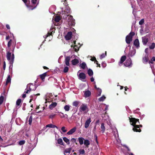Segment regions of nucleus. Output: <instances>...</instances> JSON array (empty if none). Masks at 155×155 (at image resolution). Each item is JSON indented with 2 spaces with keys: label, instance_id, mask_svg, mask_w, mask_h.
I'll return each mask as SVG.
<instances>
[{
  "label": "nucleus",
  "instance_id": "1",
  "mask_svg": "<svg viewBox=\"0 0 155 155\" xmlns=\"http://www.w3.org/2000/svg\"><path fill=\"white\" fill-rule=\"evenodd\" d=\"M130 122V124L133 126V130L134 132H140L141 130L140 129V127H142V125L141 124L136 125V123L139 124V119H136L134 117L130 118L129 117Z\"/></svg>",
  "mask_w": 155,
  "mask_h": 155
},
{
  "label": "nucleus",
  "instance_id": "2",
  "mask_svg": "<svg viewBox=\"0 0 155 155\" xmlns=\"http://www.w3.org/2000/svg\"><path fill=\"white\" fill-rule=\"evenodd\" d=\"M68 25L72 26L75 25V20L74 19L73 17L71 15H70L68 18Z\"/></svg>",
  "mask_w": 155,
  "mask_h": 155
},
{
  "label": "nucleus",
  "instance_id": "3",
  "mask_svg": "<svg viewBox=\"0 0 155 155\" xmlns=\"http://www.w3.org/2000/svg\"><path fill=\"white\" fill-rule=\"evenodd\" d=\"M124 66L127 67H131L132 64L131 59L129 58L126 60L125 62L124 63Z\"/></svg>",
  "mask_w": 155,
  "mask_h": 155
},
{
  "label": "nucleus",
  "instance_id": "4",
  "mask_svg": "<svg viewBox=\"0 0 155 155\" xmlns=\"http://www.w3.org/2000/svg\"><path fill=\"white\" fill-rule=\"evenodd\" d=\"M142 40L143 44L144 45H146L149 41L148 36L147 35H146L145 36L142 37Z\"/></svg>",
  "mask_w": 155,
  "mask_h": 155
},
{
  "label": "nucleus",
  "instance_id": "5",
  "mask_svg": "<svg viewBox=\"0 0 155 155\" xmlns=\"http://www.w3.org/2000/svg\"><path fill=\"white\" fill-rule=\"evenodd\" d=\"M27 88H28L31 91H34L36 89V87L32 84L30 83L27 84Z\"/></svg>",
  "mask_w": 155,
  "mask_h": 155
},
{
  "label": "nucleus",
  "instance_id": "6",
  "mask_svg": "<svg viewBox=\"0 0 155 155\" xmlns=\"http://www.w3.org/2000/svg\"><path fill=\"white\" fill-rule=\"evenodd\" d=\"M149 53H146V54L145 55L144 57L143 58V62L146 64L149 61Z\"/></svg>",
  "mask_w": 155,
  "mask_h": 155
},
{
  "label": "nucleus",
  "instance_id": "7",
  "mask_svg": "<svg viewBox=\"0 0 155 155\" xmlns=\"http://www.w3.org/2000/svg\"><path fill=\"white\" fill-rule=\"evenodd\" d=\"M126 57L125 55L122 56L120 59V61L118 63V64L120 66H121L124 61L126 60Z\"/></svg>",
  "mask_w": 155,
  "mask_h": 155
},
{
  "label": "nucleus",
  "instance_id": "8",
  "mask_svg": "<svg viewBox=\"0 0 155 155\" xmlns=\"http://www.w3.org/2000/svg\"><path fill=\"white\" fill-rule=\"evenodd\" d=\"M78 77L81 80H84L86 78V75L84 73H81L78 75Z\"/></svg>",
  "mask_w": 155,
  "mask_h": 155
},
{
  "label": "nucleus",
  "instance_id": "9",
  "mask_svg": "<svg viewBox=\"0 0 155 155\" xmlns=\"http://www.w3.org/2000/svg\"><path fill=\"white\" fill-rule=\"evenodd\" d=\"M91 122V118H89V119H87L85 123L84 124V127L85 128H87L89 127Z\"/></svg>",
  "mask_w": 155,
  "mask_h": 155
},
{
  "label": "nucleus",
  "instance_id": "10",
  "mask_svg": "<svg viewBox=\"0 0 155 155\" xmlns=\"http://www.w3.org/2000/svg\"><path fill=\"white\" fill-rule=\"evenodd\" d=\"M72 149V147H71L65 149L64 151V154L65 155H69Z\"/></svg>",
  "mask_w": 155,
  "mask_h": 155
},
{
  "label": "nucleus",
  "instance_id": "11",
  "mask_svg": "<svg viewBox=\"0 0 155 155\" xmlns=\"http://www.w3.org/2000/svg\"><path fill=\"white\" fill-rule=\"evenodd\" d=\"M72 32L71 31L68 33L67 35L65 36V38L66 40H70L72 37Z\"/></svg>",
  "mask_w": 155,
  "mask_h": 155
},
{
  "label": "nucleus",
  "instance_id": "12",
  "mask_svg": "<svg viewBox=\"0 0 155 155\" xmlns=\"http://www.w3.org/2000/svg\"><path fill=\"white\" fill-rule=\"evenodd\" d=\"M126 41L128 44H130L132 41V38L128 35H127L126 37Z\"/></svg>",
  "mask_w": 155,
  "mask_h": 155
},
{
  "label": "nucleus",
  "instance_id": "13",
  "mask_svg": "<svg viewBox=\"0 0 155 155\" xmlns=\"http://www.w3.org/2000/svg\"><path fill=\"white\" fill-rule=\"evenodd\" d=\"M70 60V56H67L65 57V62L67 66H69L70 65L69 61Z\"/></svg>",
  "mask_w": 155,
  "mask_h": 155
},
{
  "label": "nucleus",
  "instance_id": "14",
  "mask_svg": "<svg viewBox=\"0 0 155 155\" xmlns=\"http://www.w3.org/2000/svg\"><path fill=\"white\" fill-rule=\"evenodd\" d=\"M87 108L86 105L83 104L80 107V110L81 112L84 111Z\"/></svg>",
  "mask_w": 155,
  "mask_h": 155
},
{
  "label": "nucleus",
  "instance_id": "15",
  "mask_svg": "<svg viewBox=\"0 0 155 155\" xmlns=\"http://www.w3.org/2000/svg\"><path fill=\"white\" fill-rule=\"evenodd\" d=\"M76 130V128L74 127L71 129L67 133V134L68 135H71L73 133L75 132Z\"/></svg>",
  "mask_w": 155,
  "mask_h": 155
},
{
  "label": "nucleus",
  "instance_id": "16",
  "mask_svg": "<svg viewBox=\"0 0 155 155\" xmlns=\"http://www.w3.org/2000/svg\"><path fill=\"white\" fill-rule=\"evenodd\" d=\"M134 44L137 48L139 47L140 43L138 39H136L134 41Z\"/></svg>",
  "mask_w": 155,
  "mask_h": 155
},
{
  "label": "nucleus",
  "instance_id": "17",
  "mask_svg": "<svg viewBox=\"0 0 155 155\" xmlns=\"http://www.w3.org/2000/svg\"><path fill=\"white\" fill-rule=\"evenodd\" d=\"M71 63L73 65H76L79 63V61L78 59L75 58L71 61Z\"/></svg>",
  "mask_w": 155,
  "mask_h": 155
},
{
  "label": "nucleus",
  "instance_id": "18",
  "mask_svg": "<svg viewBox=\"0 0 155 155\" xmlns=\"http://www.w3.org/2000/svg\"><path fill=\"white\" fill-rule=\"evenodd\" d=\"M91 94V93L89 91H84V95L85 97H89Z\"/></svg>",
  "mask_w": 155,
  "mask_h": 155
},
{
  "label": "nucleus",
  "instance_id": "19",
  "mask_svg": "<svg viewBox=\"0 0 155 155\" xmlns=\"http://www.w3.org/2000/svg\"><path fill=\"white\" fill-rule=\"evenodd\" d=\"M84 144L87 148L89 147V146L90 144V141L88 140H85L84 141Z\"/></svg>",
  "mask_w": 155,
  "mask_h": 155
},
{
  "label": "nucleus",
  "instance_id": "20",
  "mask_svg": "<svg viewBox=\"0 0 155 155\" xmlns=\"http://www.w3.org/2000/svg\"><path fill=\"white\" fill-rule=\"evenodd\" d=\"M57 105V103L56 102H53L49 106V108L50 109H52L54 108Z\"/></svg>",
  "mask_w": 155,
  "mask_h": 155
},
{
  "label": "nucleus",
  "instance_id": "21",
  "mask_svg": "<svg viewBox=\"0 0 155 155\" xmlns=\"http://www.w3.org/2000/svg\"><path fill=\"white\" fill-rule=\"evenodd\" d=\"M11 53L9 52H8L7 53L6 57L7 59L10 61L11 60Z\"/></svg>",
  "mask_w": 155,
  "mask_h": 155
},
{
  "label": "nucleus",
  "instance_id": "22",
  "mask_svg": "<svg viewBox=\"0 0 155 155\" xmlns=\"http://www.w3.org/2000/svg\"><path fill=\"white\" fill-rule=\"evenodd\" d=\"M78 141L80 144L81 145L83 144L84 140V139L82 137H79L78 138Z\"/></svg>",
  "mask_w": 155,
  "mask_h": 155
},
{
  "label": "nucleus",
  "instance_id": "23",
  "mask_svg": "<svg viewBox=\"0 0 155 155\" xmlns=\"http://www.w3.org/2000/svg\"><path fill=\"white\" fill-rule=\"evenodd\" d=\"M47 75V73L45 72L40 75V77L43 81H44V79Z\"/></svg>",
  "mask_w": 155,
  "mask_h": 155
},
{
  "label": "nucleus",
  "instance_id": "24",
  "mask_svg": "<svg viewBox=\"0 0 155 155\" xmlns=\"http://www.w3.org/2000/svg\"><path fill=\"white\" fill-rule=\"evenodd\" d=\"M135 50H133L130 51V52L129 53V55L130 57H132L135 54Z\"/></svg>",
  "mask_w": 155,
  "mask_h": 155
},
{
  "label": "nucleus",
  "instance_id": "25",
  "mask_svg": "<svg viewBox=\"0 0 155 155\" xmlns=\"http://www.w3.org/2000/svg\"><path fill=\"white\" fill-rule=\"evenodd\" d=\"M63 139L64 141L66 142L68 145L70 144V140L69 139L65 137H63Z\"/></svg>",
  "mask_w": 155,
  "mask_h": 155
},
{
  "label": "nucleus",
  "instance_id": "26",
  "mask_svg": "<svg viewBox=\"0 0 155 155\" xmlns=\"http://www.w3.org/2000/svg\"><path fill=\"white\" fill-rule=\"evenodd\" d=\"M57 142L58 144L62 145H64V143L61 138L58 139L57 140Z\"/></svg>",
  "mask_w": 155,
  "mask_h": 155
},
{
  "label": "nucleus",
  "instance_id": "27",
  "mask_svg": "<svg viewBox=\"0 0 155 155\" xmlns=\"http://www.w3.org/2000/svg\"><path fill=\"white\" fill-rule=\"evenodd\" d=\"M87 73L90 76H92L93 74V72L91 69H89L87 71Z\"/></svg>",
  "mask_w": 155,
  "mask_h": 155
},
{
  "label": "nucleus",
  "instance_id": "28",
  "mask_svg": "<svg viewBox=\"0 0 155 155\" xmlns=\"http://www.w3.org/2000/svg\"><path fill=\"white\" fill-rule=\"evenodd\" d=\"M21 99H19L16 102V105L17 106H19L20 107L21 106Z\"/></svg>",
  "mask_w": 155,
  "mask_h": 155
},
{
  "label": "nucleus",
  "instance_id": "29",
  "mask_svg": "<svg viewBox=\"0 0 155 155\" xmlns=\"http://www.w3.org/2000/svg\"><path fill=\"white\" fill-rule=\"evenodd\" d=\"M104 123H102L101 124V131L102 133L104 132L105 131V127L104 126Z\"/></svg>",
  "mask_w": 155,
  "mask_h": 155
},
{
  "label": "nucleus",
  "instance_id": "30",
  "mask_svg": "<svg viewBox=\"0 0 155 155\" xmlns=\"http://www.w3.org/2000/svg\"><path fill=\"white\" fill-rule=\"evenodd\" d=\"M61 20V18L59 15L56 16L54 18V21L56 22H58Z\"/></svg>",
  "mask_w": 155,
  "mask_h": 155
},
{
  "label": "nucleus",
  "instance_id": "31",
  "mask_svg": "<svg viewBox=\"0 0 155 155\" xmlns=\"http://www.w3.org/2000/svg\"><path fill=\"white\" fill-rule=\"evenodd\" d=\"M86 64L85 62H83L80 65V67L83 69H84Z\"/></svg>",
  "mask_w": 155,
  "mask_h": 155
},
{
  "label": "nucleus",
  "instance_id": "32",
  "mask_svg": "<svg viewBox=\"0 0 155 155\" xmlns=\"http://www.w3.org/2000/svg\"><path fill=\"white\" fill-rule=\"evenodd\" d=\"M14 58H15L14 54H12V57H11V60L9 61L10 64H12L14 62Z\"/></svg>",
  "mask_w": 155,
  "mask_h": 155
},
{
  "label": "nucleus",
  "instance_id": "33",
  "mask_svg": "<svg viewBox=\"0 0 155 155\" xmlns=\"http://www.w3.org/2000/svg\"><path fill=\"white\" fill-rule=\"evenodd\" d=\"M79 155L81 154L83 155L85 153V151L84 149H80L79 150Z\"/></svg>",
  "mask_w": 155,
  "mask_h": 155
},
{
  "label": "nucleus",
  "instance_id": "34",
  "mask_svg": "<svg viewBox=\"0 0 155 155\" xmlns=\"http://www.w3.org/2000/svg\"><path fill=\"white\" fill-rule=\"evenodd\" d=\"M11 81V78L10 77V76L9 75H8L7 79V80L6 81V84H7L8 83L10 82Z\"/></svg>",
  "mask_w": 155,
  "mask_h": 155
},
{
  "label": "nucleus",
  "instance_id": "35",
  "mask_svg": "<svg viewBox=\"0 0 155 155\" xmlns=\"http://www.w3.org/2000/svg\"><path fill=\"white\" fill-rule=\"evenodd\" d=\"M155 47V43L154 42L152 43L151 45L149 46V48L151 49H154Z\"/></svg>",
  "mask_w": 155,
  "mask_h": 155
},
{
  "label": "nucleus",
  "instance_id": "36",
  "mask_svg": "<svg viewBox=\"0 0 155 155\" xmlns=\"http://www.w3.org/2000/svg\"><path fill=\"white\" fill-rule=\"evenodd\" d=\"M70 106L68 105H66L64 106V109L66 111H68L70 110Z\"/></svg>",
  "mask_w": 155,
  "mask_h": 155
},
{
  "label": "nucleus",
  "instance_id": "37",
  "mask_svg": "<svg viewBox=\"0 0 155 155\" xmlns=\"http://www.w3.org/2000/svg\"><path fill=\"white\" fill-rule=\"evenodd\" d=\"M79 102L78 101H75L73 103V106H75V107H77L78 106L79 104Z\"/></svg>",
  "mask_w": 155,
  "mask_h": 155
},
{
  "label": "nucleus",
  "instance_id": "38",
  "mask_svg": "<svg viewBox=\"0 0 155 155\" xmlns=\"http://www.w3.org/2000/svg\"><path fill=\"white\" fill-rule=\"evenodd\" d=\"M105 98L106 97L104 96L103 95L99 98L98 99V100L100 101H103L105 99Z\"/></svg>",
  "mask_w": 155,
  "mask_h": 155
},
{
  "label": "nucleus",
  "instance_id": "39",
  "mask_svg": "<svg viewBox=\"0 0 155 155\" xmlns=\"http://www.w3.org/2000/svg\"><path fill=\"white\" fill-rule=\"evenodd\" d=\"M53 32V31H52V29H51L50 31L48 32V33L46 37H48L49 36H50L52 34Z\"/></svg>",
  "mask_w": 155,
  "mask_h": 155
},
{
  "label": "nucleus",
  "instance_id": "40",
  "mask_svg": "<svg viewBox=\"0 0 155 155\" xmlns=\"http://www.w3.org/2000/svg\"><path fill=\"white\" fill-rule=\"evenodd\" d=\"M71 141L73 143H75L76 145L78 144L76 140L74 138H72L71 140Z\"/></svg>",
  "mask_w": 155,
  "mask_h": 155
},
{
  "label": "nucleus",
  "instance_id": "41",
  "mask_svg": "<svg viewBox=\"0 0 155 155\" xmlns=\"http://www.w3.org/2000/svg\"><path fill=\"white\" fill-rule=\"evenodd\" d=\"M32 116L31 115L29 119L28 120V122H29V124L30 125H31V124L32 122Z\"/></svg>",
  "mask_w": 155,
  "mask_h": 155
},
{
  "label": "nucleus",
  "instance_id": "42",
  "mask_svg": "<svg viewBox=\"0 0 155 155\" xmlns=\"http://www.w3.org/2000/svg\"><path fill=\"white\" fill-rule=\"evenodd\" d=\"M97 96H99L101 95V89L98 88H97Z\"/></svg>",
  "mask_w": 155,
  "mask_h": 155
},
{
  "label": "nucleus",
  "instance_id": "43",
  "mask_svg": "<svg viewBox=\"0 0 155 155\" xmlns=\"http://www.w3.org/2000/svg\"><path fill=\"white\" fill-rule=\"evenodd\" d=\"M107 52L105 51V54L104 53H103L102 54H101L100 57V58L101 59H102L103 58H104L105 56L107 54Z\"/></svg>",
  "mask_w": 155,
  "mask_h": 155
},
{
  "label": "nucleus",
  "instance_id": "44",
  "mask_svg": "<svg viewBox=\"0 0 155 155\" xmlns=\"http://www.w3.org/2000/svg\"><path fill=\"white\" fill-rule=\"evenodd\" d=\"M68 67L66 66L64 68L63 71L64 73H67L68 71Z\"/></svg>",
  "mask_w": 155,
  "mask_h": 155
},
{
  "label": "nucleus",
  "instance_id": "45",
  "mask_svg": "<svg viewBox=\"0 0 155 155\" xmlns=\"http://www.w3.org/2000/svg\"><path fill=\"white\" fill-rule=\"evenodd\" d=\"M25 141L24 140H22L20 141L19 142V144L20 145L24 144L25 143Z\"/></svg>",
  "mask_w": 155,
  "mask_h": 155
},
{
  "label": "nucleus",
  "instance_id": "46",
  "mask_svg": "<svg viewBox=\"0 0 155 155\" xmlns=\"http://www.w3.org/2000/svg\"><path fill=\"white\" fill-rule=\"evenodd\" d=\"M12 39H10V41L8 42V47L9 48L12 44Z\"/></svg>",
  "mask_w": 155,
  "mask_h": 155
},
{
  "label": "nucleus",
  "instance_id": "47",
  "mask_svg": "<svg viewBox=\"0 0 155 155\" xmlns=\"http://www.w3.org/2000/svg\"><path fill=\"white\" fill-rule=\"evenodd\" d=\"M31 91L28 88H27V87L26 88L25 90V93L26 94H28Z\"/></svg>",
  "mask_w": 155,
  "mask_h": 155
},
{
  "label": "nucleus",
  "instance_id": "48",
  "mask_svg": "<svg viewBox=\"0 0 155 155\" xmlns=\"http://www.w3.org/2000/svg\"><path fill=\"white\" fill-rule=\"evenodd\" d=\"M144 20L143 19H141L139 22V24L140 25H142L144 24Z\"/></svg>",
  "mask_w": 155,
  "mask_h": 155
},
{
  "label": "nucleus",
  "instance_id": "49",
  "mask_svg": "<svg viewBox=\"0 0 155 155\" xmlns=\"http://www.w3.org/2000/svg\"><path fill=\"white\" fill-rule=\"evenodd\" d=\"M135 35V33L134 32H131L128 35H128V36H130V37H131L132 38L133 37L134 35Z\"/></svg>",
  "mask_w": 155,
  "mask_h": 155
},
{
  "label": "nucleus",
  "instance_id": "50",
  "mask_svg": "<svg viewBox=\"0 0 155 155\" xmlns=\"http://www.w3.org/2000/svg\"><path fill=\"white\" fill-rule=\"evenodd\" d=\"M62 115H63V116H61V117L62 118L66 117L67 118L68 117V115L67 114H64L62 113H60Z\"/></svg>",
  "mask_w": 155,
  "mask_h": 155
},
{
  "label": "nucleus",
  "instance_id": "51",
  "mask_svg": "<svg viewBox=\"0 0 155 155\" xmlns=\"http://www.w3.org/2000/svg\"><path fill=\"white\" fill-rule=\"evenodd\" d=\"M65 127H63L61 128V130L64 133L66 132L67 131V130L65 129Z\"/></svg>",
  "mask_w": 155,
  "mask_h": 155
},
{
  "label": "nucleus",
  "instance_id": "52",
  "mask_svg": "<svg viewBox=\"0 0 155 155\" xmlns=\"http://www.w3.org/2000/svg\"><path fill=\"white\" fill-rule=\"evenodd\" d=\"M55 114H52L50 115L49 117L50 118L52 119L55 117Z\"/></svg>",
  "mask_w": 155,
  "mask_h": 155
},
{
  "label": "nucleus",
  "instance_id": "53",
  "mask_svg": "<svg viewBox=\"0 0 155 155\" xmlns=\"http://www.w3.org/2000/svg\"><path fill=\"white\" fill-rule=\"evenodd\" d=\"M74 49L75 51L76 52L77 51L79 50V48L76 45H74Z\"/></svg>",
  "mask_w": 155,
  "mask_h": 155
},
{
  "label": "nucleus",
  "instance_id": "54",
  "mask_svg": "<svg viewBox=\"0 0 155 155\" xmlns=\"http://www.w3.org/2000/svg\"><path fill=\"white\" fill-rule=\"evenodd\" d=\"M91 60L92 61H94V62H95L97 60L95 57H93L91 59Z\"/></svg>",
  "mask_w": 155,
  "mask_h": 155
},
{
  "label": "nucleus",
  "instance_id": "55",
  "mask_svg": "<svg viewBox=\"0 0 155 155\" xmlns=\"http://www.w3.org/2000/svg\"><path fill=\"white\" fill-rule=\"evenodd\" d=\"M52 124H48L46 126V127H49L52 128Z\"/></svg>",
  "mask_w": 155,
  "mask_h": 155
},
{
  "label": "nucleus",
  "instance_id": "56",
  "mask_svg": "<svg viewBox=\"0 0 155 155\" xmlns=\"http://www.w3.org/2000/svg\"><path fill=\"white\" fill-rule=\"evenodd\" d=\"M37 0H31V2L33 4H36Z\"/></svg>",
  "mask_w": 155,
  "mask_h": 155
},
{
  "label": "nucleus",
  "instance_id": "57",
  "mask_svg": "<svg viewBox=\"0 0 155 155\" xmlns=\"http://www.w3.org/2000/svg\"><path fill=\"white\" fill-rule=\"evenodd\" d=\"M94 137L95 138V141H97V135L95 134H94Z\"/></svg>",
  "mask_w": 155,
  "mask_h": 155
},
{
  "label": "nucleus",
  "instance_id": "58",
  "mask_svg": "<svg viewBox=\"0 0 155 155\" xmlns=\"http://www.w3.org/2000/svg\"><path fill=\"white\" fill-rule=\"evenodd\" d=\"M95 63H96L97 64V66L99 67V68L101 67L100 64L98 63V61L96 60L95 62H94Z\"/></svg>",
  "mask_w": 155,
  "mask_h": 155
},
{
  "label": "nucleus",
  "instance_id": "59",
  "mask_svg": "<svg viewBox=\"0 0 155 155\" xmlns=\"http://www.w3.org/2000/svg\"><path fill=\"white\" fill-rule=\"evenodd\" d=\"M29 7L30 8V9L32 10L34 9L35 8V7H33L32 6L30 5L29 6Z\"/></svg>",
  "mask_w": 155,
  "mask_h": 155
},
{
  "label": "nucleus",
  "instance_id": "60",
  "mask_svg": "<svg viewBox=\"0 0 155 155\" xmlns=\"http://www.w3.org/2000/svg\"><path fill=\"white\" fill-rule=\"evenodd\" d=\"M5 67H6L5 62V61H4V62L3 66V68L4 70H5Z\"/></svg>",
  "mask_w": 155,
  "mask_h": 155
},
{
  "label": "nucleus",
  "instance_id": "61",
  "mask_svg": "<svg viewBox=\"0 0 155 155\" xmlns=\"http://www.w3.org/2000/svg\"><path fill=\"white\" fill-rule=\"evenodd\" d=\"M6 28L8 29H10V26L9 25H8V24H7L6 25Z\"/></svg>",
  "mask_w": 155,
  "mask_h": 155
},
{
  "label": "nucleus",
  "instance_id": "62",
  "mask_svg": "<svg viewBox=\"0 0 155 155\" xmlns=\"http://www.w3.org/2000/svg\"><path fill=\"white\" fill-rule=\"evenodd\" d=\"M22 1L24 2L26 5L27 3V0H22Z\"/></svg>",
  "mask_w": 155,
  "mask_h": 155
},
{
  "label": "nucleus",
  "instance_id": "63",
  "mask_svg": "<svg viewBox=\"0 0 155 155\" xmlns=\"http://www.w3.org/2000/svg\"><path fill=\"white\" fill-rule=\"evenodd\" d=\"M55 127L57 129H58V128L57 126L52 124V128H55Z\"/></svg>",
  "mask_w": 155,
  "mask_h": 155
},
{
  "label": "nucleus",
  "instance_id": "64",
  "mask_svg": "<svg viewBox=\"0 0 155 155\" xmlns=\"http://www.w3.org/2000/svg\"><path fill=\"white\" fill-rule=\"evenodd\" d=\"M151 61H155V57H153L152 58H151Z\"/></svg>",
  "mask_w": 155,
  "mask_h": 155
}]
</instances>
